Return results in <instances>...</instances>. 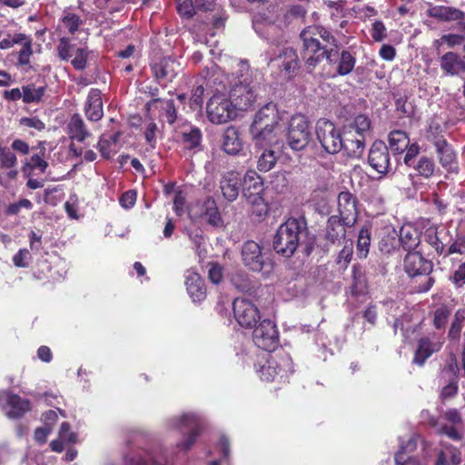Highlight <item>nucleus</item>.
Returning <instances> with one entry per match:
<instances>
[{"label":"nucleus","instance_id":"f257e3e1","mask_svg":"<svg viewBox=\"0 0 465 465\" xmlns=\"http://www.w3.org/2000/svg\"><path fill=\"white\" fill-rule=\"evenodd\" d=\"M301 55L308 67L315 68L323 59L334 69V75L351 74L356 64V56L347 49L340 51L339 40L321 25H309L300 33Z\"/></svg>","mask_w":465,"mask_h":465},{"label":"nucleus","instance_id":"f03ea898","mask_svg":"<svg viewBox=\"0 0 465 465\" xmlns=\"http://www.w3.org/2000/svg\"><path fill=\"white\" fill-rule=\"evenodd\" d=\"M307 232L308 226L305 217L288 218L278 227L273 236V250L283 257H292L299 246L301 236Z\"/></svg>","mask_w":465,"mask_h":465},{"label":"nucleus","instance_id":"7ed1b4c3","mask_svg":"<svg viewBox=\"0 0 465 465\" xmlns=\"http://www.w3.org/2000/svg\"><path fill=\"white\" fill-rule=\"evenodd\" d=\"M253 365L261 380L265 381H272L277 377L288 378L294 371L290 357L273 356L269 352L258 354Z\"/></svg>","mask_w":465,"mask_h":465},{"label":"nucleus","instance_id":"20e7f679","mask_svg":"<svg viewBox=\"0 0 465 465\" xmlns=\"http://www.w3.org/2000/svg\"><path fill=\"white\" fill-rule=\"evenodd\" d=\"M403 270L410 278L425 276L424 282L416 285L415 291L419 293L429 292L435 283L434 277L430 276L433 263L426 259L420 252H408L403 260Z\"/></svg>","mask_w":465,"mask_h":465},{"label":"nucleus","instance_id":"39448f33","mask_svg":"<svg viewBox=\"0 0 465 465\" xmlns=\"http://www.w3.org/2000/svg\"><path fill=\"white\" fill-rule=\"evenodd\" d=\"M445 340L443 332L435 331L417 339L412 363L419 367L424 366L429 358L442 349Z\"/></svg>","mask_w":465,"mask_h":465},{"label":"nucleus","instance_id":"423d86ee","mask_svg":"<svg viewBox=\"0 0 465 465\" xmlns=\"http://www.w3.org/2000/svg\"><path fill=\"white\" fill-rule=\"evenodd\" d=\"M315 133L322 148L330 154H335L341 151L342 134L334 123L321 118L317 121Z\"/></svg>","mask_w":465,"mask_h":465},{"label":"nucleus","instance_id":"0eeeda50","mask_svg":"<svg viewBox=\"0 0 465 465\" xmlns=\"http://www.w3.org/2000/svg\"><path fill=\"white\" fill-rule=\"evenodd\" d=\"M243 265L253 272L269 273L273 269V262L265 259L262 246L252 240L245 242L241 251Z\"/></svg>","mask_w":465,"mask_h":465},{"label":"nucleus","instance_id":"6e6552de","mask_svg":"<svg viewBox=\"0 0 465 465\" xmlns=\"http://www.w3.org/2000/svg\"><path fill=\"white\" fill-rule=\"evenodd\" d=\"M312 138L310 124L303 114L292 115L288 126L287 142L294 151L304 149Z\"/></svg>","mask_w":465,"mask_h":465},{"label":"nucleus","instance_id":"1a4fd4ad","mask_svg":"<svg viewBox=\"0 0 465 465\" xmlns=\"http://www.w3.org/2000/svg\"><path fill=\"white\" fill-rule=\"evenodd\" d=\"M153 78L160 84L172 83L182 71L181 64L172 56H154L149 63Z\"/></svg>","mask_w":465,"mask_h":465},{"label":"nucleus","instance_id":"9d476101","mask_svg":"<svg viewBox=\"0 0 465 465\" xmlns=\"http://www.w3.org/2000/svg\"><path fill=\"white\" fill-rule=\"evenodd\" d=\"M209 121L215 124H225L236 117V111L228 96L213 94L206 105Z\"/></svg>","mask_w":465,"mask_h":465},{"label":"nucleus","instance_id":"9b49d317","mask_svg":"<svg viewBox=\"0 0 465 465\" xmlns=\"http://www.w3.org/2000/svg\"><path fill=\"white\" fill-rule=\"evenodd\" d=\"M255 345L265 352L274 351L279 345V333L276 324L271 320H263L255 326L252 332Z\"/></svg>","mask_w":465,"mask_h":465},{"label":"nucleus","instance_id":"f8f14e48","mask_svg":"<svg viewBox=\"0 0 465 465\" xmlns=\"http://www.w3.org/2000/svg\"><path fill=\"white\" fill-rule=\"evenodd\" d=\"M233 315L240 326L252 329L261 319L257 306L244 298H236L232 303Z\"/></svg>","mask_w":465,"mask_h":465},{"label":"nucleus","instance_id":"ddd939ff","mask_svg":"<svg viewBox=\"0 0 465 465\" xmlns=\"http://www.w3.org/2000/svg\"><path fill=\"white\" fill-rule=\"evenodd\" d=\"M368 163L381 175L387 174L391 170L389 148L383 141L373 142L369 150Z\"/></svg>","mask_w":465,"mask_h":465},{"label":"nucleus","instance_id":"4468645a","mask_svg":"<svg viewBox=\"0 0 465 465\" xmlns=\"http://www.w3.org/2000/svg\"><path fill=\"white\" fill-rule=\"evenodd\" d=\"M233 108L247 111L256 101V94L249 84L235 83L229 91V98Z\"/></svg>","mask_w":465,"mask_h":465},{"label":"nucleus","instance_id":"2eb2a0df","mask_svg":"<svg viewBox=\"0 0 465 465\" xmlns=\"http://www.w3.org/2000/svg\"><path fill=\"white\" fill-rule=\"evenodd\" d=\"M270 64L283 72L289 78H292L300 68V61L295 49L284 47L280 53L270 59Z\"/></svg>","mask_w":465,"mask_h":465},{"label":"nucleus","instance_id":"dca6fc26","mask_svg":"<svg viewBox=\"0 0 465 465\" xmlns=\"http://www.w3.org/2000/svg\"><path fill=\"white\" fill-rule=\"evenodd\" d=\"M357 198L349 191L341 192L338 195V212L345 224L354 226L358 218Z\"/></svg>","mask_w":465,"mask_h":465},{"label":"nucleus","instance_id":"f3484780","mask_svg":"<svg viewBox=\"0 0 465 465\" xmlns=\"http://www.w3.org/2000/svg\"><path fill=\"white\" fill-rule=\"evenodd\" d=\"M442 417L449 424L442 425L440 428V433L452 440L460 441L463 439V434L460 430V427L463 425L460 411L456 408H450L444 411Z\"/></svg>","mask_w":465,"mask_h":465},{"label":"nucleus","instance_id":"a211bd4d","mask_svg":"<svg viewBox=\"0 0 465 465\" xmlns=\"http://www.w3.org/2000/svg\"><path fill=\"white\" fill-rule=\"evenodd\" d=\"M242 174L237 171L225 172L220 179V189L228 203L234 202L242 187Z\"/></svg>","mask_w":465,"mask_h":465},{"label":"nucleus","instance_id":"6ab92c4d","mask_svg":"<svg viewBox=\"0 0 465 465\" xmlns=\"http://www.w3.org/2000/svg\"><path fill=\"white\" fill-rule=\"evenodd\" d=\"M281 121L278 106L273 102L267 103L254 114L251 125L276 128Z\"/></svg>","mask_w":465,"mask_h":465},{"label":"nucleus","instance_id":"aec40b11","mask_svg":"<svg viewBox=\"0 0 465 465\" xmlns=\"http://www.w3.org/2000/svg\"><path fill=\"white\" fill-rule=\"evenodd\" d=\"M365 148V137L359 136L352 130L344 128L341 137V150L347 157L359 159L362 156Z\"/></svg>","mask_w":465,"mask_h":465},{"label":"nucleus","instance_id":"412c9836","mask_svg":"<svg viewBox=\"0 0 465 465\" xmlns=\"http://www.w3.org/2000/svg\"><path fill=\"white\" fill-rule=\"evenodd\" d=\"M206 88L210 89L213 94H229V91L232 86L229 76L220 68L213 69L211 75L203 77Z\"/></svg>","mask_w":465,"mask_h":465},{"label":"nucleus","instance_id":"4be33fe9","mask_svg":"<svg viewBox=\"0 0 465 465\" xmlns=\"http://www.w3.org/2000/svg\"><path fill=\"white\" fill-rule=\"evenodd\" d=\"M86 118L92 122H98L104 116L102 93L97 88H91L84 106Z\"/></svg>","mask_w":465,"mask_h":465},{"label":"nucleus","instance_id":"5701e85b","mask_svg":"<svg viewBox=\"0 0 465 465\" xmlns=\"http://www.w3.org/2000/svg\"><path fill=\"white\" fill-rule=\"evenodd\" d=\"M185 285L193 302H201L206 299V286L198 272L188 270L185 274Z\"/></svg>","mask_w":465,"mask_h":465},{"label":"nucleus","instance_id":"b1692460","mask_svg":"<svg viewBox=\"0 0 465 465\" xmlns=\"http://www.w3.org/2000/svg\"><path fill=\"white\" fill-rule=\"evenodd\" d=\"M344 220L338 215H331L325 226V239L332 244H341L346 237V228Z\"/></svg>","mask_w":465,"mask_h":465},{"label":"nucleus","instance_id":"393cba45","mask_svg":"<svg viewBox=\"0 0 465 465\" xmlns=\"http://www.w3.org/2000/svg\"><path fill=\"white\" fill-rule=\"evenodd\" d=\"M436 154L441 167L450 173H458L457 153L453 146L448 143H437Z\"/></svg>","mask_w":465,"mask_h":465},{"label":"nucleus","instance_id":"a878e982","mask_svg":"<svg viewBox=\"0 0 465 465\" xmlns=\"http://www.w3.org/2000/svg\"><path fill=\"white\" fill-rule=\"evenodd\" d=\"M13 45H22V48L17 53L16 65L24 67L30 64L31 57L34 54L33 40L30 35L23 33L15 34L12 37Z\"/></svg>","mask_w":465,"mask_h":465},{"label":"nucleus","instance_id":"bb28decb","mask_svg":"<svg viewBox=\"0 0 465 465\" xmlns=\"http://www.w3.org/2000/svg\"><path fill=\"white\" fill-rule=\"evenodd\" d=\"M222 148L227 154L231 155H237L242 151L243 142L240 131L235 126H229L224 130Z\"/></svg>","mask_w":465,"mask_h":465},{"label":"nucleus","instance_id":"cd10ccee","mask_svg":"<svg viewBox=\"0 0 465 465\" xmlns=\"http://www.w3.org/2000/svg\"><path fill=\"white\" fill-rule=\"evenodd\" d=\"M397 236L399 243L402 246L403 250L408 252H415V249L420 243V232L411 224L402 225Z\"/></svg>","mask_w":465,"mask_h":465},{"label":"nucleus","instance_id":"c85d7f7f","mask_svg":"<svg viewBox=\"0 0 465 465\" xmlns=\"http://www.w3.org/2000/svg\"><path fill=\"white\" fill-rule=\"evenodd\" d=\"M242 186V193L246 200L256 198L255 196H262L263 192L262 179L252 170L246 172Z\"/></svg>","mask_w":465,"mask_h":465},{"label":"nucleus","instance_id":"c756f323","mask_svg":"<svg viewBox=\"0 0 465 465\" xmlns=\"http://www.w3.org/2000/svg\"><path fill=\"white\" fill-rule=\"evenodd\" d=\"M66 134L71 140L84 143L91 133L79 114H74L66 124Z\"/></svg>","mask_w":465,"mask_h":465},{"label":"nucleus","instance_id":"7c9ffc66","mask_svg":"<svg viewBox=\"0 0 465 465\" xmlns=\"http://www.w3.org/2000/svg\"><path fill=\"white\" fill-rule=\"evenodd\" d=\"M6 407L9 410L6 415L11 419H19L31 410V402L27 399H23L13 392L6 394Z\"/></svg>","mask_w":465,"mask_h":465},{"label":"nucleus","instance_id":"2f4dec72","mask_svg":"<svg viewBox=\"0 0 465 465\" xmlns=\"http://www.w3.org/2000/svg\"><path fill=\"white\" fill-rule=\"evenodd\" d=\"M45 149L43 148L39 153H34L31 157L23 161L21 171L25 177L33 175L35 170H39L41 173H45L48 168V163L45 159Z\"/></svg>","mask_w":465,"mask_h":465},{"label":"nucleus","instance_id":"473e14b6","mask_svg":"<svg viewBox=\"0 0 465 465\" xmlns=\"http://www.w3.org/2000/svg\"><path fill=\"white\" fill-rule=\"evenodd\" d=\"M183 425L189 429V435L185 441H182L177 444V447L184 451H187L195 443L196 439L202 432V427L200 423L193 417L189 415H183L181 418Z\"/></svg>","mask_w":465,"mask_h":465},{"label":"nucleus","instance_id":"72a5a7b5","mask_svg":"<svg viewBox=\"0 0 465 465\" xmlns=\"http://www.w3.org/2000/svg\"><path fill=\"white\" fill-rule=\"evenodd\" d=\"M411 168L415 172L414 174H410L411 177L418 176L425 180L432 178L437 172H440L434 160L427 155L420 156Z\"/></svg>","mask_w":465,"mask_h":465},{"label":"nucleus","instance_id":"f704fd0d","mask_svg":"<svg viewBox=\"0 0 465 465\" xmlns=\"http://www.w3.org/2000/svg\"><path fill=\"white\" fill-rule=\"evenodd\" d=\"M428 15L440 21L450 22L463 19L464 12L452 6L435 5L428 9Z\"/></svg>","mask_w":465,"mask_h":465},{"label":"nucleus","instance_id":"c9c22d12","mask_svg":"<svg viewBox=\"0 0 465 465\" xmlns=\"http://www.w3.org/2000/svg\"><path fill=\"white\" fill-rule=\"evenodd\" d=\"M276 128L266 127L265 129L262 126H250V134L255 146L263 148L271 146L276 141Z\"/></svg>","mask_w":465,"mask_h":465},{"label":"nucleus","instance_id":"e433bc0d","mask_svg":"<svg viewBox=\"0 0 465 465\" xmlns=\"http://www.w3.org/2000/svg\"><path fill=\"white\" fill-rule=\"evenodd\" d=\"M126 463L129 465H164L166 457L163 450L159 448L153 452H146L143 457H125Z\"/></svg>","mask_w":465,"mask_h":465},{"label":"nucleus","instance_id":"4c0bfd02","mask_svg":"<svg viewBox=\"0 0 465 465\" xmlns=\"http://www.w3.org/2000/svg\"><path fill=\"white\" fill-rule=\"evenodd\" d=\"M121 134L116 132L108 137L101 136L96 148L98 149L101 156L104 159H111L117 152V143Z\"/></svg>","mask_w":465,"mask_h":465},{"label":"nucleus","instance_id":"58836bf2","mask_svg":"<svg viewBox=\"0 0 465 465\" xmlns=\"http://www.w3.org/2000/svg\"><path fill=\"white\" fill-rule=\"evenodd\" d=\"M388 141L392 153L399 154L405 152L408 144L410 143V137L405 131L393 130L390 132Z\"/></svg>","mask_w":465,"mask_h":465},{"label":"nucleus","instance_id":"ea45409f","mask_svg":"<svg viewBox=\"0 0 465 465\" xmlns=\"http://www.w3.org/2000/svg\"><path fill=\"white\" fill-rule=\"evenodd\" d=\"M255 197L247 200L251 204L250 215L254 222L261 223L266 219L270 208L262 196Z\"/></svg>","mask_w":465,"mask_h":465},{"label":"nucleus","instance_id":"a19ab883","mask_svg":"<svg viewBox=\"0 0 465 465\" xmlns=\"http://www.w3.org/2000/svg\"><path fill=\"white\" fill-rule=\"evenodd\" d=\"M460 367L458 364L457 356L455 353L450 352L448 360L440 371V381H459Z\"/></svg>","mask_w":465,"mask_h":465},{"label":"nucleus","instance_id":"79ce46f5","mask_svg":"<svg viewBox=\"0 0 465 465\" xmlns=\"http://www.w3.org/2000/svg\"><path fill=\"white\" fill-rule=\"evenodd\" d=\"M203 139V134L200 128L191 127L188 132H183L181 134V143L184 150H195L200 147Z\"/></svg>","mask_w":465,"mask_h":465},{"label":"nucleus","instance_id":"37998d69","mask_svg":"<svg viewBox=\"0 0 465 465\" xmlns=\"http://www.w3.org/2000/svg\"><path fill=\"white\" fill-rule=\"evenodd\" d=\"M416 447L417 443L414 440H409L405 446H401L394 456L396 465H422L416 457H405L406 450L412 451Z\"/></svg>","mask_w":465,"mask_h":465},{"label":"nucleus","instance_id":"c03bdc74","mask_svg":"<svg viewBox=\"0 0 465 465\" xmlns=\"http://www.w3.org/2000/svg\"><path fill=\"white\" fill-rule=\"evenodd\" d=\"M371 227L364 225L361 228L357 240V254L359 258H366L371 246Z\"/></svg>","mask_w":465,"mask_h":465},{"label":"nucleus","instance_id":"a18cd8bd","mask_svg":"<svg viewBox=\"0 0 465 465\" xmlns=\"http://www.w3.org/2000/svg\"><path fill=\"white\" fill-rule=\"evenodd\" d=\"M460 462V451L454 447H448L438 453L435 465H459Z\"/></svg>","mask_w":465,"mask_h":465},{"label":"nucleus","instance_id":"49530a36","mask_svg":"<svg viewBox=\"0 0 465 465\" xmlns=\"http://www.w3.org/2000/svg\"><path fill=\"white\" fill-rule=\"evenodd\" d=\"M450 315L451 310L447 305L441 304L436 308L433 313L432 325L438 331V332L444 333L446 324Z\"/></svg>","mask_w":465,"mask_h":465},{"label":"nucleus","instance_id":"de8ad7c7","mask_svg":"<svg viewBox=\"0 0 465 465\" xmlns=\"http://www.w3.org/2000/svg\"><path fill=\"white\" fill-rule=\"evenodd\" d=\"M459 63V55L454 52H447L440 59V68L448 75L458 74L457 64Z\"/></svg>","mask_w":465,"mask_h":465},{"label":"nucleus","instance_id":"09e8293b","mask_svg":"<svg viewBox=\"0 0 465 465\" xmlns=\"http://www.w3.org/2000/svg\"><path fill=\"white\" fill-rule=\"evenodd\" d=\"M399 244L397 232L392 231L381 237L379 242V250L384 254H391L393 252L398 250Z\"/></svg>","mask_w":465,"mask_h":465},{"label":"nucleus","instance_id":"8fccbe9b","mask_svg":"<svg viewBox=\"0 0 465 465\" xmlns=\"http://www.w3.org/2000/svg\"><path fill=\"white\" fill-rule=\"evenodd\" d=\"M45 86L35 87V84L23 86V102L25 104L39 103L45 93Z\"/></svg>","mask_w":465,"mask_h":465},{"label":"nucleus","instance_id":"3c124183","mask_svg":"<svg viewBox=\"0 0 465 465\" xmlns=\"http://www.w3.org/2000/svg\"><path fill=\"white\" fill-rule=\"evenodd\" d=\"M277 162L275 151L265 148L257 161V168L260 172H268L272 169Z\"/></svg>","mask_w":465,"mask_h":465},{"label":"nucleus","instance_id":"603ef678","mask_svg":"<svg viewBox=\"0 0 465 465\" xmlns=\"http://www.w3.org/2000/svg\"><path fill=\"white\" fill-rule=\"evenodd\" d=\"M371 122L370 118L365 114H358L353 122L345 126L347 130H352L357 133L359 136H364V134L369 132L371 129Z\"/></svg>","mask_w":465,"mask_h":465},{"label":"nucleus","instance_id":"864d4df0","mask_svg":"<svg viewBox=\"0 0 465 465\" xmlns=\"http://www.w3.org/2000/svg\"><path fill=\"white\" fill-rule=\"evenodd\" d=\"M426 138L427 140L433 144L434 147L437 146V143H444L447 140L444 137V131L441 125L435 121H431L426 131Z\"/></svg>","mask_w":465,"mask_h":465},{"label":"nucleus","instance_id":"5fc2aeb1","mask_svg":"<svg viewBox=\"0 0 465 465\" xmlns=\"http://www.w3.org/2000/svg\"><path fill=\"white\" fill-rule=\"evenodd\" d=\"M17 164V158L12 148L0 143V165L4 169L14 168Z\"/></svg>","mask_w":465,"mask_h":465},{"label":"nucleus","instance_id":"6e6d98bb","mask_svg":"<svg viewBox=\"0 0 465 465\" xmlns=\"http://www.w3.org/2000/svg\"><path fill=\"white\" fill-rule=\"evenodd\" d=\"M90 51L87 47H79L75 50L74 57L71 60L72 66L78 71H83L87 67V61Z\"/></svg>","mask_w":465,"mask_h":465},{"label":"nucleus","instance_id":"4d7b16f0","mask_svg":"<svg viewBox=\"0 0 465 465\" xmlns=\"http://www.w3.org/2000/svg\"><path fill=\"white\" fill-rule=\"evenodd\" d=\"M201 82H196L197 85L192 90V95L190 97V107L193 110L201 108L203 103L204 94V79L201 78Z\"/></svg>","mask_w":465,"mask_h":465},{"label":"nucleus","instance_id":"13d9d810","mask_svg":"<svg viewBox=\"0 0 465 465\" xmlns=\"http://www.w3.org/2000/svg\"><path fill=\"white\" fill-rule=\"evenodd\" d=\"M307 10L301 5H291L284 13L282 19L285 25H290L293 20L303 19Z\"/></svg>","mask_w":465,"mask_h":465},{"label":"nucleus","instance_id":"bf43d9fd","mask_svg":"<svg viewBox=\"0 0 465 465\" xmlns=\"http://www.w3.org/2000/svg\"><path fill=\"white\" fill-rule=\"evenodd\" d=\"M445 384L440 391V401L445 403L450 399L454 398L459 391V381H443Z\"/></svg>","mask_w":465,"mask_h":465},{"label":"nucleus","instance_id":"052dcab7","mask_svg":"<svg viewBox=\"0 0 465 465\" xmlns=\"http://www.w3.org/2000/svg\"><path fill=\"white\" fill-rule=\"evenodd\" d=\"M425 241L436 251L438 255H444L446 252L445 245L440 240L436 230L428 229L425 232Z\"/></svg>","mask_w":465,"mask_h":465},{"label":"nucleus","instance_id":"680f3d73","mask_svg":"<svg viewBox=\"0 0 465 465\" xmlns=\"http://www.w3.org/2000/svg\"><path fill=\"white\" fill-rule=\"evenodd\" d=\"M74 48V45L71 44L68 37H62L59 39V44L56 47L57 55L62 61H69L72 57V54Z\"/></svg>","mask_w":465,"mask_h":465},{"label":"nucleus","instance_id":"e2e57ef3","mask_svg":"<svg viewBox=\"0 0 465 465\" xmlns=\"http://www.w3.org/2000/svg\"><path fill=\"white\" fill-rule=\"evenodd\" d=\"M163 106L160 114L161 117L164 118L169 124H173L177 120V109L174 105L173 100L163 101Z\"/></svg>","mask_w":465,"mask_h":465},{"label":"nucleus","instance_id":"0e129e2a","mask_svg":"<svg viewBox=\"0 0 465 465\" xmlns=\"http://www.w3.org/2000/svg\"><path fill=\"white\" fill-rule=\"evenodd\" d=\"M205 210L206 214L209 215L208 217V223L218 226L222 223V217L221 214L216 207L215 202L213 200L208 199L205 203Z\"/></svg>","mask_w":465,"mask_h":465},{"label":"nucleus","instance_id":"69168bd1","mask_svg":"<svg viewBox=\"0 0 465 465\" xmlns=\"http://www.w3.org/2000/svg\"><path fill=\"white\" fill-rule=\"evenodd\" d=\"M62 23L71 35H74L83 24V21L77 15L69 13L62 18Z\"/></svg>","mask_w":465,"mask_h":465},{"label":"nucleus","instance_id":"338daca9","mask_svg":"<svg viewBox=\"0 0 465 465\" xmlns=\"http://www.w3.org/2000/svg\"><path fill=\"white\" fill-rule=\"evenodd\" d=\"M195 1L183 0L177 5V12L183 18H192L196 13Z\"/></svg>","mask_w":465,"mask_h":465},{"label":"nucleus","instance_id":"774afa93","mask_svg":"<svg viewBox=\"0 0 465 465\" xmlns=\"http://www.w3.org/2000/svg\"><path fill=\"white\" fill-rule=\"evenodd\" d=\"M52 271L51 263L47 259L39 260L36 262L35 268L34 270V275L38 280H45L49 277Z\"/></svg>","mask_w":465,"mask_h":465}]
</instances>
